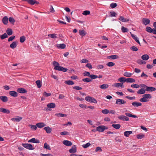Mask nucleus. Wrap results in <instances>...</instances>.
Here are the masks:
<instances>
[{
	"instance_id": "nucleus-40",
	"label": "nucleus",
	"mask_w": 156,
	"mask_h": 156,
	"mask_svg": "<svg viewBox=\"0 0 156 156\" xmlns=\"http://www.w3.org/2000/svg\"><path fill=\"white\" fill-rule=\"evenodd\" d=\"M146 31L148 33H151L153 31V29L149 27H147L146 28Z\"/></svg>"
},
{
	"instance_id": "nucleus-46",
	"label": "nucleus",
	"mask_w": 156,
	"mask_h": 156,
	"mask_svg": "<svg viewBox=\"0 0 156 156\" xmlns=\"http://www.w3.org/2000/svg\"><path fill=\"white\" fill-rule=\"evenodd\" d=\"M27 92V91L24 88H20V93H26Z\"/></svg>"
},
{
	"instance_id": "nucleus-41",
	"label": "nucleus",
	"mask_w": 156,
	"mask_h": 156,
	"mask_svg": "<svg viewBox=\"0 0 156 156\" xmlns=\"http://www.w3.org/2000/svg\"><path fill=\"white\" fill-rule=\"evenodd\" d=\"M8 37V35L6 33H5L4 34L1 35L0 36V37L2 40H3Z\"/></svg>"
},
{
	"instance_id": "nucleus-53",
	"label": "nucleus",
	"mask_w": 156,
	"mask_h": 156,
	"mask_svg": "<svg viewBox=\"0 0 156 156\" xmlns=\"http://www.w3.org/2000/svg\"><path fill=\"white\" fill-rule=\"evenodd\" d=\"M55 115L57 116L58 117H64V116H66V115L64 114H63L59 113H57L55 114Z\"/></svg>"
},
{
	"instance_id": "nucleus-60",
	"label": "nucleus",
	"mask_w": 156,
	"mask_h": 156,
	"mask_svg": "<svg viewBox=\"0 0 156 156\" xmlns=\"http://www.w3.org/2000/svg\"><path fill=\"white\" fill-rule=\"evenodd\" d=\"M131 87L133 88H137L140 87V86L137 84H135L131 85Z\"/></svg>"
},
{
	"instance_id": "nucleus-28",
	"label": "nucleus",
	"mask_w": 156,
	"mask_h": 156,
	"mask_svg": "<svg viewBox=\"0 0 156 156\" xmlns=\"http://www.w3.org/2000/svg\"><path fill=\"white\" fill-rule=\"evenodd\" d=\"M68 69L66 68L60 66L57 70L58 71H62L63 72H66L68 70Z\"/></svg>"
},
{
	"instance_id": "nucleus-54",
	"label": "nucleus",
	"mask_w": 156,
	"mask_h": 156,
	"mask_svg": "<svg viewBox=\"0 0 156 156\" xmlns=\"http://www.w3.org/2000/svg\"><path fill=\"white\" fill-rule=\"evenodd\" d=\"M89 77H90L91 79H95L98 78V76L97 75L94 74H91L90 75Z\"/></svg>"
},
{
	"instance_id": "nucleus-32",
	"label": "nucleus",
	"mask_w": 156,
	"mask_h": 156,
	"mask_svg": "<svg viewBox=\"0 0 156 156\" xmlns=\"http://www.w3.org/2000/svg\"><path fill=\"white\" fill-rule=\"evenodd\" d=\"M135 82V80L131 78H129L126 79V82L127 83H133Z\"/></svg>"
},
{
	"instance_id": "nucleus-44",
	"label": "nucleus",
	"mask_w": 156,
	"mask_h": 156,
	"mask_svg": "<svg viewBox=\"0 0 156 156\" xmlns=\"http://www.w3.org/2000/svg\"><path fill=\"white\" fill-rule=\"evenodd\" d=\"M132 75V73H129L127 72H126L124 73V75L126 77H129Z\"/></svg>"
},
{
	"instance_id": "nucleus-18",
	"label": "nucleus",
	"mask_w": 156,
	"mask_h": 156,
	"mask_svg": "<svg viewBox=\"0 0 156 156\" xmlns=\"http://www.w3.org/2000/svg\"><path fill=\"white\" fill-rule=\"evenodd\" d=\"M58 48L64 49L66 47V45L64 44H57L56 46Z\"/></svg>"
},
{
	"instance_id": "nucleus-2",
	"label": "nucleus",
	"mask_w": 156,
	"mask_h": 156,
	"mask_svg": "<svg viewBox=\"0 0 156 156\" xmlns=\"http://www.w3.org/2000/svg\"><path fill=\"white\" fill-rule=\"evenodd\" d=\"M85 100L86 101L90 103H97V102L96 99L90 96L86 97L85 98Z\"/></svg>"
},
{
	"instance_id": "nucleus-13",
	"label": "nucleus",
	"mask_w": 156,
	"mask_h": 156,
	"mask_svg": "<svg viewBox=\"0 0 156 156\" xmlns=\"http://www.w3.org/2000/svg\"><path fill=\"white\" fill-rule=\"evenodd\" d=\"M62 143L63 144L67 146H71L72 145L71 142L67 140H64L63 141Z\"/></svg>"
},
{
	"instance_id": "nucleus-8",
	"label": "nucleus",
	"mask_w": 156,
	"mask_h": 156,
	"mask_svg": "<svg viewBox=\"0 0 156 156\" xmlns=\"http://www.w3.org/2000/svg\"><path fill=\"white\" fill-rule=\"evenodd\" d=\"M155 88L151 87H148L145 89V90L148 92H153L156 90Z\"/></svg>"
},
{
	"instance_id": "nucleus-59",
	"label": "nucleus",
	"mask_w": 156,
	"mask_h": 156,
	"mask_svg": "<svg viewBox=\"0 0 156 156\" xmlns=\"http://www.w3.org/2000/svg\"><path fill=\"white\" fill-rule=\"evenodd\" d=\"M79 34L80 35H83V36H84L86 34V33L84 32V30H79Z\"/></svg>"
},
{
	"instance_id": "nucleus-50",
	"label": "nucleus",
	"mask_w": 156,
	"mask_h": 156,
	"mask_svg": "<svg viewBox=\"0 0 156 156\" xmlns=\"http://www.w3.org/2000/svg\"><path fill=\"white\" fill-rule=\"evenodd\" d=\"M82 81L84 82H89L91 81L92 80L89 78H87L83 79Z\"/></svg>"
},
{
	"instance_id": "nucleus-33",
	"label": "nucleus",
	"mask_w": 156,
	"mask_h": 156,
	"mask_svg": "<svg viewBox=\"0 0 156 156\" xmlns=\"http://www.w3.org/2000/svg\"><path fill=\"white\" fill-rule=\"evenodd\" d=\"M132 133V131H126L124 133V135L125 136L128 137Z\"/></svg>"
},
{
	"instance_id": "nucleus-21",
	"label": "nucleus",
	"mask_w": 156,
	"mask_h": 156,
	"mask_svg": "<svg viewBox=\"0 0 156 156\" xmlns=\"http://www.w3.org/2000/svg\"><path fill=\"white\" fill-rule=\"evenodd\" d=\"M3 23L5 25L7 24L8 22V19L7 16H4L2 20Z\"/></svg>"
},
{
	"instance_id": "nucleus-37",
	"label": "nucleus",
	"mask_w": 156,
	"mask_h": 156,
	"mask_svg": "<svg viewBox=\"0 0 156 156\" xmlns=\"http://www.w3.org/2000/svg\"><path fill=\"white\" fill-rule=\"evenodd\" d=\"M65 83L69 85H73L74 84V82L72 80H67L65 82Z\"/></svg>"
},
{
	"instance_id": "nucleus-3",
	"label": "nucleus",
	"mask_w": 156,
	"mask_h": 156,
	"mask_svg": "<svg viewBox=\"0 0 156 156\" xmlns=\"http://www.w3.org/2000/svg\"><path fill=\"white\" fill-rule=\"evenodd\" d=\"M22 145L23 147L28 149L30 150H33L34 149V148L33 146L30 144H22Z\"/></svg>"
},
{
	"instance_id": "nucleus-56",
	"label": "nucleus",
	"mask_w": 156,
	"mask_h": 156,
	"mask_svg": "<svg viewBox=\"0 0 156 156\" xmlns=\"http://www.w3.org/2000/svg\"><path fill=\"white\" fill-rule=\"evenodd\" d=\"M11 120L15 122H19L20 121V118H12Z\"/></svg>"
},
{
	"instance_id": "nucleus-34",
	"label": "nucleus",
	"mask_w": 156,
	"mask_h": 156,
	"mask_svg": "<svg viewBox=\"0 0 156 156\" xmlns=\"http://www.w3.org/2000/svg\"><path fill=\"white\" fill-rule=\"evenodd\" d=\"M125 114L127 116H128V117H132L134 118L137 117V116H136V115H133L132 114H131L129 113V112L126 113H125Z\"/></svg>"
},
{
	"instance_id": "nucleus-7",
	"label": "nucleus",
	"mask_w": 156,
	"mask_h": 156,
	"mask_svg": "<svg viewBox=\"0 0 156 156\" xmlns=\"http://www.w3.org/2000/svg\"><path fill=\"white\" fill-rule=\"evenodd\" d=\"M53 65L55 67L54 69L56 70H58V69L59 68L60 66H59V64L56 61H54L53 62Z\"/></svg>"
},
{
	"instance_id": "nucleus-64",
	"label": "nucleus",
	"mask_w": 156,
	"mask_h": 156,
	"mask_svg": "<svg viewBox=\"0 0 156 156\" xmlns=\"http://www.w3.org/2000/svg\"><path fill=\"white\" fill-rule=\"evenodd\" d=\"M90 145L89 143H87L85 144H83L82 147L84 148H86L89 147Z\"/></svg>"
},
{
	"instance_id": "nucleus-39",
	"label": "nucleus",
	"mask_w": 156,
	"mask_h": 156,
	"mask_svg": "<svg viewBox=\"0 0 156 156\" xmlns=\"http://www.w3.org/2000/svg\"><path fill=\"white\" fill-rule=\"evenodd\" d=\"M44 148L47 150H51V148L49 145L48 144L46 143L44 144Z\"/></svg>"
},
{
	"instance_id": "nucleus-47",
	"label": "nucleus",
	"mask_w": 156,
	"mask_h": 156,
	"mask_svg": "<svg viewBox=\"0 0 156 156\" xmlns=\"http://www.w3.org/2000/svg\"><path fill=\"white\" fill-rule=\"evenodd\" d=\"M144 135L143 134H139L136 135V138L138 139H141L144 137Z\"/></svg>"
},
{
	"instance_id": "nucleus-30",
	"label": "nucleus",
	"mask_w": 156,
	"mask_h": 156,
	"mask_svg": "<svg viewBox=\"0 0 156 156\" xmlns=\"http://www.w3.org/2000/svg\"><path fill=\"white\" fill-rule=\"evenodd\" d=\"M6 33L9 36L12 35V30L11 29L8 28L6 31Z\"/></svg>"
},
{
	"instance_id": "nucleus-16",
	"label": "nucleus",
	"mask_w": 156,
	"mask_h": 156,
	"mask_svg": "<svg viewBox=\"0 0 156 156\" xmlns=\"http://www.w3.org/2000/svg\"><path fill=\"white\" fill-rule=\"evenodd\" d=\"M36 126L39 128H43L46 126V124L43 122H39L36 124Z\"/></svg>"
},
{
	"instance_id": "nucleus-20",
	"label": "nucleus",
	"mask_w": 156,
	"mask_h": 156,
	"mask_svg": "<svg viewBox=\"0 0 156 156\" xmlns=\"http://www.w3.org/2000/svg\"><path fill=\"white\" fill-rule=\"evenodd\" d=\"M130 33L131 34L132 38L136 41L138 44L140 45V42L139 40L138 39L137 37H136L134 34H132L131 32H130Z\"/></svg>"
},
{
	"instance_id": "nucleus-38",
	"label": "nucleus",
	"mask_w": 156,
	"mask_h": 156,
	"mask_svg": "<svg viewBox=\"0 0 156 156\" xmlns=\"http://www.w3.org/2000/svg\"><path fill=\"white\" fill-rule=\"evenodd\" d=\"M126 79L124 77H121L119 78L118 80L121 82H126Z\"/></svg>"
},
{
	"instance_id": "nucleus-45",
	"label": "nucleus",
	"mask_w": 156,
	"mask_h": 156,
	"mask_svg": "<svg viewBox=\"0 0 156 156\" xmlns=\"http://www.w3.org/2000/svg\"><path fill=\"white\" fill-rule=\"evenodd\" d=\"M121 30H122V32L123 33L127 32L129 31V30L127 28L124 27L123 26H122V27Z\"/></svg>"
},
{
	"instance_id": "nucleus-31",
	"label": "nucleus",
	"mask_w": 156,
	"mask_h": 156,
	"mask_svg": "<svg viewBox=\"0 0 156 156\" xmlns=\"http://www.w3.org/2000/svg\"><path fill=\"white\" fill-rule=\"evenodd\" d=\"M149 58V56L147 54H144L141 56V58L144 60H147Z\"/></svg>"
},
{
	"instance_id": "nucleus-1",
	"label": "nucleus",
	"mask_w": 156,
	"mask_h": 156,
	"mask_svg": "<svg viewBox=\"0 0 156 156\" xmlns=\"http://www.w3.org/2000/svg\"><path fill=\"white\" fill-rule=\"evenodd\" d=\"M143 98L140 99L141 102H147L148 101V99H151L152 98L151 95L150 94H145L143 95Z\"/></svg>"
},
{
	"instance_id": "nucleus-26",
	"label": "nucleus",
	"mask_w": 156,
	"mask_h": 156,
	"mask_svg": "<svg viewBox=\"0 0 156 156\" xmlns=\"http://www.w3.org/2000/svg\"><path fill=\"white\" fill-rule=\"evenodd\" d=\"M44 129L46 131L47 133H50L52 131V129L49 126L45 127Z\"/></svg>"
},
{
	"instance_id": "nucleus-62",
	"label": "nucleus",
	"mask_w": 156,
	"mask_h": 156,
	"mask_svg": "<svg viewBox=\"0 0 156 156\" xmlns=\"http://www.w3.org/2000/svg\"><path fill=\"white\" fill-rule=\"evenodd\" d=\"M120 83H114L112 85V86L116 87H120Z\"/></svg>"
},
{
	"instance_id": "nucleus-12",
	"label": "nucleus",
	"mask_w": 156,
	"mask_h": 156,
	"mask_svg": "<svg viewBox=\"0 0 156 156\" xmlns=\"http://www.w3.org/2000/svg\"><path fill=\"white\" fill-rule=\"evenodd\" d=\"M28 3L30 4L31 5H33L34 4H38L39 2L35 0H28Z\"/></svg>"
},
{
	"instance_id": "nucleus-25",
	"label": "nucleus",
	"mask_w": 156,
	"mask_h": 156,
	"mask_svg": "<svg viewBox=\"0 0 156 156\" xmlns=\"http://www.w3.org/2000/svg\"><path fill=\"white\" fill-rule=\"evenodd\" d=\"M0 111L3 113L7 114H9L10 113L9 110L2 108H0Z\"/></svg>"
},
{
	"instance_id": "nucleus-9",
	"label": "nucleus",
	"mask_w": 156,
	"mask_h": 156,
	"mask_svg": "<svg viewBox=\"0 0 156 156\" xmlns=\"http://www.w3.org/2000/svg\"><path fill=\"white\" fill-rule=\"evenodd\" d=\"M28 142V143L32 142L34 143H39L40 142L39 140L36 139L35 138H33L29 140Z\"/></svg>"
},
{
	"instance_id": "nucleus-4",
	"label": "nucleus",
	"mask_w": 156,
	"mask_h": 156,
	"mask_svg": "<svg viewBox=\"0 0 156 156\" xmlns=\"http://www.w3.org/2000/svg\"><path fill=\"white\" fill-rule=\"evenodd\" d=\"M118 118L122 121H128L129 120V118L124 115H121L118 117Z\"/></svg>"
},
{
	"instance_id": "nucleus-55",
	"label": "nucleus",
	"mask_w": 156,
	"mask_h": 156,
	"mask_svg": "<svg viewBox=\"0 0 156 156\" xmlns=\"http://www.w3.org/2000/svg\"><path fill=\"white\" fill-rule=\"evenodd\" d=\"M82 14L84 15L87 16L90 14V12L88 10H85L83 12Z\"/></svg>"
},
{
	"instance_id": "nucleus-35",
	"label": "nucleus",
	"mask_w": 156,
	"mask_h": 156,
	"mask_svg": "<svg viewBox=\"0 0 156 156\" xmlns=\"http://www.w3.org/2000/svg\"><path fill=\"white\" fill-rule=\"evenodd\" d=\"M112 126L114 128L116 129H119L121 127V125L120 124H112Z\"/></svg>"
},
{
	"instance_id": "nucleus-43",
	"label": "nucleus",
	"mask_w": 156,
	"mask_h": 156,
	"mask_svg": "<svg viewBox=\"0 0 156 156\" xmlns=\"http://www.w3.org/2000/svg\"><path fill=\"white\" fill-rule=\"evenodd\" d=\"M56 35L57 34H48V36L52 38H57Z\"/></svg>"
},
{
	"instance_id": "nucleus-15",
	"label": "nucleus",
	"mask_w": 156,
	"mask_h": 156,
	"mask_svg": "<svg viewBox=\"0 0 156 156\" xmlns=\"http://www.w3.org/2000/svg\"><path fill=\"white\" fill-rule=\"evenodd\" d=\"M142 21L144 24L145 25L149 24L150 23V20L147 18H143L142 19Z\"/></svg>"
},
{
	"instance_id": "nucleus-10",
	"label": "nucleus",
	"mask_w": 156,
	"mask_h": 156,
	"mask_svg": "<svg viewBox=\"0 0 156 156\" xmlns=\"http://www.w3.org/2000/svg\"><path fill=\"white\" fill-rule=\"evenodd\" d=\"M104 127V126H98L96 128V131L99 132H103L105 130V129L103 128Z\"/></svg>"
},
{
	"instance_id": "nucleus-24",
	"label": "nucleus",
	"mask_w": 156,
	"mask_h": 156,
	"mask_svg": "<svg viewBox=\"0 0 156 156\" xmlns=\"http://www.w3.org/2000/svg\"><path fill=\"white\" fill-rule=\"evenodd\" d=\"M107 58L112 59H115L119 58L118 56L116 55H113L107 57Z\"/></svg>"
},
{
	"instance_id": "nucleus-14",
	"label": "nucleus",
	"mask_w": 156,
	"mask_h": 156,
	"mask_svg": "<svg viewBox=\"0 0 156 156\" xmlns=\"http://www.w3.org/2000/svg\"><path fill=\"white\" fill-rule=\"evenodd\" d=\"M132 105L133 106L136 107H138L142 105L141 103L137 101H134L133 102H132Z\"/></svg>"
},
{
	"instance_id": "nucleus-48",
	"label": "nucleus",
	"mask_w": 156,
	"mask_h": 156,
	"mask_svg": "<svg viewBox=\"0 0 156 156\" xmlns=\"http://www.w3.org/2000/svg\"><path fill=\"white\" fill-rule=\"evenodd\" d=\"M36 83L37 85V87L38 88H40L41 87V82L40 80H37L36 81Z\"/></svg>"
},
{
	"instance_id": "nucleus-52",
	"label": "nucleus",
	"mask_w": 156,
	"mask_h": 156,
	"mask_svg": "<svg viewBox=\"0 0 156 156\" xmlns=\"http://www.w3.org/2000/svg\"><path fill=\"white\" fill-rule=\"evenodd\" d=\"M8 20L12 24H13L15 22V20L14 18L11 17H10L9 19Z\"/></svg>"
},
{
	"instance_id": "nucleus-5",
	"label": "nucleus",
	"mask_w": 156,
	"mask_h": 156,
	"mask_svg": "<svg viewBox=\"0 0 156 156\" xmlns=\"http://www.w3.org/2000/svg\"><path fill=\"white\" fill-rule=\"evenodd\" d=\"M115 103L117 105H121L125 104L126 101L123 99H118L116 100Z\"/></svg>"
},
{
	"instance_id": "nucleus-27",
	"label": "nucleus",
	"mask_w": 156,
	"mask_h": 156,
	"mask_svg": "<svg viewBox=\"0 0 156 156\" xmlns=\"http://www.w3.org/2000/svg\"><path fill=\"white\" fill-rule=\"evenodd\" d=\"M47 107L49 108H55L56 105L54 103H50L47 105Z\"/></svg>"
},
{
	"instance_id": "nucleus-49",
	"label": "nucleus",
	"mask_w": 156,
	"mask_h": 156,
	"mask_svg": "<svg viewBox=\"0 0 156 156\" xmlns=\"http://www.w3.org/2000/svg\"><path fill=\"white\" fill-rule=\"evenodd\" d=\"M28 126L29 127H30L31 129L34 130H36L37 128V126L35 125H29Z\"/></svg>"
},
{
	"instance_id": "nucleus-19",
	"label": "nucleus",
	"mask_w": 156,
	"mask_h": 156,
	"mask_svg": "<svg viewBox=\"0 0 156 156\" xmlns=\"http://www.w3.org/2000/svg\"><path fill=\"white\" fill-rule=\"evenodd\" d=\"M146 91L145 89V90L144 89L142 88L137 91V93L139 94H144L145 93Z\"/></svg>"
},
{
	"instance_id": "nucleus-58",
	"label": "nucleus",
	"mask_w": 156,
	"mask_h": 156,
	"mask_svg": "<svg viewBox=\"0 0 156 156\" xmlns=\"http://www.w3.org/2000/svg\"><path fill=\"white\" fill-rule=\"evenodd\" d=\"M116 14L115 12H110L109 16L110 17L116 16Z\"/></svg>"
},
{
	"instance_id": "nucleus-6",
	"label": "nucleus",
	"mask_w": 156,
	"mask_h": 156,
	"mask_svg": "<svg viewBox=\"0 0 156 156\" xmlns=\"http://www.w3.org/2000/svg\"><path fill=\"white\" fill-rule=\"evenodd\" d=\"M69 152L70 153H76V146L75 145H73L71 148L69 150Z\"/></svg>"
},
{
	"instance_id": "nucleus-51",
	"label": "nucleus",
	"mask_w": 156,
	"mask_h": 156,
	"mask_svg": "<svg viewBox=\"0 0 156 156\" xmlns=\"http://www.w3.org/2000/svg\"><path fill=\"white\" fill-rule=\"evenodd\" d=\"M26 40V37L25 36H23L20 37V42H24Z\"/></svg>"
},
{
	"instance_id": "nucleus-23",
	"label": "nucleus",
	"mask_w": 156,
	"mask_h": 156,
	"mask_svg": "<svg viewBox=\"0 0 156 156\" xmlns=\"http://www.w3.org/2000/svg\"><path fill=\"white\" fill-rule=\"evenodd\" d=\"M119 20L123 22H127L129 21V19H126L125 18H124L122 16H119Z\"/></svg>"
},
{
	"instance_id": "nucleus-22",
	"label": "nucleus",
	"mask_w": 156,
	"mask_h": 156,
	"mask_svg": "<svg viewBox=\"0 0 156 156\" xmlns=\"http://www.w3.org/2000/svg\"><path fill=\"white\" fill-rule=\"evenodd\" d=\"M0 99L3 102H6L8 101V98L6 96H1L0 97Z\"/></svg>"
},
{
	"instance_id": "nucleus-42",
	"label": "nucleus",
	"mask_w": 156,
	"mask_h": 156,
	"mask_svg": "<svg viewBox=\"0 0 156 156\" xmlns=\"http://www.w3.org/2000/svg\"><path fill=\"white\" fill-rule=\"evenodd\" d=\"M137 62L138 64L140 65L145 64L146 63V62L145 61L142 60L141 59H139L137 60Z\"/></svg>"
},
{
	"instance_id": "nucleus-61",
	"label": "nucleus",
	"mask_w": 156,
	"mask_h": 156,
	"mask_svg": "<svg viewBox=\"0 0 156 156\" xmlns=\"http://www.w3.org/2000/svg\"><path fill=\"white\" fill-rule=\"evenodd\" d=\"M101 112L103 114H106L109 113V111L108 109H105L103 110Z\"/></svg>"
},
{
	"instance_id": "nucleus-11",
	"label": "nucleus",
	"mask_w": 156,
	"mask_h": 156,
	"mask_svg": "<svg viewBox=\"0 0 156 156\" xmlns=\"http://www.w3.org/2000/svg\"><path fill=\"white\" fill-rule=\"evenodd\" d=\"M9 93L11 96L15 97H16L18 95L16 92L14 91H10Z\"/></svg>"
},
{
	"instance_id": "nucleus-36",
	"label": "nucleus",
	"mask_w": 156,
	"mask_h": 156,
	"mask_svg": "<svg viewBox=\"0 0 156 156\" xmlns=\"http://www.w3.org/2000/svg\"><path fill=\"white\" fill-rule=\"evenodd\" d=\"M115 140L116 142H121L122 140V138L120 136H117L115 137Z\"/></svg>"
},
{
	"instance_id": "nucleus-29",
	"label": "nucleus",
	"mask_w": 156,
	"mask_h": 156,
	"mask_svg": "<svg viewBox=\"0 0 156 156\" xmlns=\"http://www.w3.org/2000/svg\"><path fill=\"white\" fill-rule=\"evenodd\" d=\"M108 87L109 85L107 83L103 84L99 86L100 88L102 89H106L108 88Z\"/></svg>"
},
{
	"instance_id": "nucleus-57",
	"label": "nucleus",
	"mask_w": 156,
	"mask_h": 156,
	"mask_svg": "<svg viewBox=\"0 0 156 156\" xmlns=\"http://www.w3.org/2000/svg\"><path fill=\"white\" fill-rule=\"evenodd\" d=\"M115 63L113 62H110L107 63L106 65L109 67H112L115 65Z\"/></svg>"
},
{
	"instance_id": "nucleus-63",
	"label": "nucleus",
	"mask_w": 156,
	"mask_h": 156,
	"mask_svg": "<svg viewBox=\"0 0 156 156\" xmlns=\"http://www.w3.org/2000/svg\"><path fill=\"white\" fill-rule=\"evenodd\" d=\"M15 37V36H12L10 37L8 39V41L9 42H10L12 41L13 40H14Z\"/></svg>"
},
{
	"instance_id": "nucleus-17",
	"label": "nucleus",
	"mask_w": 156,
	"mask_h": 156,
	"mask_svg": "<svg viewBox=\"0 0 156 156\" xmlns=\"http://www.w3.org/2000/svg\"><path fill=\"white\" fill-rule=\"evenodd\" d=\"M17 43L16 41H14L10 45V47L12 49L15 48L17 46Z\"/></svg>"
}]
</instances>
